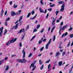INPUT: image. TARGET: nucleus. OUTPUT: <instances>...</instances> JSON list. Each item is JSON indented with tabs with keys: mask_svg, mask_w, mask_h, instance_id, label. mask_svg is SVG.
I'll list each match as a JSON object with an SVG mask.
<instances>
[{
	"mask_svg": "<svg viewBox=\"0 0 73 73\" xmlns=\"http://www.w3.org/2000/svg\"><path fill=\"white\" fill-rule=\"evenodd\" d=\"M17 38H13L11 40L9 41L7 43L6 45H10L11 43H13V42H15L16 40H17Z\"/></svg>",
	"mask_w": 73,
	"mask_h": 73,
	"instance_id": "1",
	"label": "nucleus"
},
{
	"mask_svg": "<svg viewBox=\"0 0 73 73\" xmlns=\"http://www.w3.org/2000/svg\"><path fill=\"white\" fill-rule=\"evenodd\" d=\"M17 61L18 62H21L22 63H25L26 62H27V60H26V59H23L22 60L18 59L17 60Z\"/></svg>",
	"mask_w": 73,
	"mask_h": 73,
	"instance_id": "2",
	"label": "nucleus"
},
{
	"mask_svg": "<svg viewBox=\"0 0 73 73\" xmlns=\"http://www.w3.org/2000/svg\"><path fill=\"white\" fill-rule=\"evenodd\" d=\"M52 41V39H50L49 40V41L47 43V44L46 45V49H48V46L49 45V44H50L51 42V41Z\"/></svg>",
	"mask_w": 73,
	"mask_h": 73,
	"instance_id": "3",
	"label": "nucleus"
},
{
	"mask_svg": "<svg viewBox=\"0 0 73 73\" xmlns=\"http://www.w3.org/2000/svg\"><path fill=\"white\" fill-rule=\"evenodd\" d=\"M32 66L33 68L32 70V71H33V70H34L36 68V66H35V64H33V63H32L31 64V65L30 67V69H31V67H32Z\"/></svg>",
	"mask_w": 73,
	"mask_h": 73,
	"instance_id": "4",
	"label": "nucleus"
},
{
	"mask_svg": "<svg viewBox=\"0 0 73 73\" xmlns=\"http://www.w3.org/2000/svg\"><path fill=\"white\" fill-rule=\"evenodd\" d=\"M22 53L23 54V58H24L25 57V53L26 52L25 51V49H23L22 51Z\"/></svg>",
	"mask_w": 73,
	"mask_h": 73,
	"instance_id": "5",
	"label": "nucleus"
},
{
	"mask_svg": "<svg viewBox=\"0 0 73 73\" xmlns=\"http://www.w3.org/2000/svg\"><path fill=\"white\" fill-rule=\"evenodd\" d=\"M64 7H65V4H63L61 6V9H60V12L64 11Z\"/></svg>",
	"mask_w": 73,
	"mask_h": 73,
	"instance_id": "6",
	"label": "nucleus"
},
{
	"mask_svg": "<svg viewBox=\"0 0 73 73\" xmlns=\"http://www.w3.org/2000/svg\"><path fill=\"white\" fill-rule=\"evenodd\" d=\"M53 21L52 22V25H53V26H54L55 25V21H56V19H54V18H53Z\"/></svg>",
	"mask_w": 73,
	"mask_h": 73,
	"instance_id": "7",
	"label": "nucleus"
},
{
	"mask_svg": "<svg viewBox=\"0 0 73 73\" xmlns=\"http://www.w3.org/2000/svg\"><path fill=\"white\" fill-rule=\"evenodd\" d=\"M39 10L40 13H44V10L41 9V7L39 8Z\"/></svg>",
	"mask_w": 73,
	"mask_h": 73,
	"instance_id": "8",
	"label": "nucleus"
},
{
	"mask_svg": "<svg viewBox=\"0 0 73 73\" xmlns=\"http://www.w3.org/2000/svg\"><path fill=\"white\" fill-rule=\"evenodd\" d=\"M62 25H60V30L59 31V34L60 35H61V31L62 30Z\"/></svg>",
	"mask_w": 73,
	"mask_h": 73,
	"instance_id": "9",
	"label": "nucleus"
},
{
	"mask_svg": "<svg viewBox=\"0 0 73 73\" xmlns=\"http://www.w3.org/2000/svg\"><path fill=\"white\" fill-rule=\"evenodd\" d=\"M59 55H60V52H57L56 53L55 57H58Z\"/></svg>",
	"mask_w": 73,
	"mask_h": 73,
	"instance_id": "10",
	"label": "nucleus"
},
{
	"mask_svg": "<svg viewBox=\"0 0 73 73\" xmlns=\"http://www.w3.org/2000/svg\"><path fill=\"white\" fill-rule=\"evenodd\" d=\"M15 12L13 11H12L11 12V16H15Z\"/></svg>",
	"mask_w": 73,
	"mask_h": 73,
	"instance_id": "11",
	"label": "nucleus"
},
{
	"mask_svg": "<svg viewBox=\"0 0 73 73\" xmlns=\"http://www.w3.org/2000/svg\"><path fill=\"white\" fill-rule=\"evenodd\" d=\"M58 64L59 66H61V65H62V62L61 61H60L58 62Z\"/></svg>",
	"mask_w": 73,
	"mask_h": 73,
	"instance_id": "12",
	"label": "nucleus"
},
{
	"mask_svg": "<svg viewBox=\"0 0 73 73\" xmlns=\"http://www.w3.org/2000/svg\"><path fill=\"white\" fill-rule=\"evenodd\" d=\"M67 25H66L65 26H64L63 28H62V30H63L64 29H65V28H66V27H67Z\"/></svg>",
	"mask_w": 73,
	"mask_h": 73,
	"instance_id": "13",
	"label": "nucleus"
},
{
	"mask_svg": "<svg viewBox=\"0 0 73 73\" xmlns=\"http://www.w3.org/2000/svg\"><path fill=\"white\" fill-rule=\"evenodd\" d=\"M19 25V24L17 23L15 25V26L14 27V28L15 29H17V27H18V25Z\"/></svg>",
	"mask_w": 73,
	"mask_h": 73,
	"instance_id": "14",
	"label": "nucleus"
},
{
	"mask_svg": "<svg viewBox=\"0 0 73 73\" xmlns=\"http://www.w3.org/2000/svg\"><path fill=\"white\" fill-rule=\"evenodd\" d=\"M22 19H23V16H21L19 18V21L20 22V21H21V20Z\"/></svg>",
	"mask_w": 73,
	"mask_h": 73,
	"instance_id": "15",
	"label": "nucleus"
},
{
	"mask_svg": "<svg viewBox=\"0 0 73 73\" xmlns=\"http://www.w3.org/2000/svg\"><path fill=\"white\" fill-rule=\"evenodd\" d=\"M31 13H29L27 15V18H29V17L30 16H31Z\"/></svg>",
	"mask_w": 73,
	"mask_h": 73,
	"instance_id": "16",
	"label": "nucleus"
},
{
	"mask_svg": "<svg viewBox=\"0 0 73 73\" xmlns=\"http://www.w3.org/2000/svg\"><path fill=\"white\" fill-rule=\"evenodd\" d=\"M63 3H64V1H59L58 2V4H62Z\"/></svg>",
	"mask_w": 73,
	"mask_h": 73,
	"instance_id": "17",
	"label": "nucleus"
},
{
	"mask_svg": "<svg viewBox=\"0 0 73 73\" xmlns=\"http://www.w3.org/2000/svg\"><path fill=\"white\" fill-rule=\"evenodd\" d=\"M36 16H37V14H36V15L34 17L32 18H31V20H34V19H35V18H36Z\"/></svg>",
	"mask_w": 73,
	"mask_h": 73,
	"instance_id": "18",
	"label": "nucleus"
},
{
	"mask_svg": "<svg viewBox=\"0 0 73 73\" xmlns=\"http://www.w3.org/2000/svg\"><path fill=\"white\" fill-rule=\"evenodd\" d=\"M7 33V30H5L4 31L3 34L4 35H5L6 34V33Z\"/></svg>",
	"mask_w": 73,
	"mask_h": 73,
	"instance_id": "19",
	"label": "nucleus"
},
{
	"mask_svg": "<svg viewBox=\"0 0 73 73\" xmlns=\"http://www.w3.org/2000/svg\"><path fill=\"white\" fill-rule=\"evenodd\" d=\"M14 8H16L17 7V5H15V4L14 3V5L13 6Z\"/></svg>",
	"mask_w": 73,
	"mask_h": 73,
	"instance_id": "20",
	"label": "nucleus"
},
{
	"mask_svg": "<svg viewBox=\"0 0 73 73\" xmlns=\"http://www.w3.org/2000/svg\"><path fill=\"white\" fill-rule=\"evenodd\" d=\"M32 56V53H30L28 56V57H31Z\"/></svg>",
	"mask_w": 73,
	"mask_h": 73,
	"instance_id": "21",
	"label": "nucleus"
},
{
	"mask_svg": "<svg viewBox=\"0 0 73 73\" xmlns=\"http://www.w3.org/2000/svg\"><path fill=\"white\" fill-rule=\"evenodd\" d=\"M9 69V66H6V69H5V70H8Z\"/></svg>",
	"mask_w": 73,
	"mask_h": 73,
	"instance_id": "22",
	"label": "nucleus"
},
{
	"mask_svg": "<svg viewBox=\"0 0 73 73\" xmlns=\"http://www.w3.org/2000/svg\"><path fill=\"white\" fill-rule=\"evenodd\" d=\"M5 25L6 26H7L8 25V22L7 21H5Z\"/></svg>",
	"mask_w": 73,
	"mask_h": 73,
	"instance_id": "23",
	"label": "nucleus"
},
{
	"mask_svg": "<svg viewBox=\"0 0 73 73\" xmlns=\"http://www.w3.org/2000/svg\"><path fill=\"white\" fill-rule=\"evenodd\" d=\"M36 37V35H35L34 36L31 38V41H32L33 39L35 38Z\"/></svg>",
	"mask_w": 73,
	"mask_h": 73,
	"instance_id": "24",
	"label": "nucleus"
},
{
	"mask_svg": "<svg viewBox=\"0 0 73 73\" xmlns=\"http://www.w3.org/2000/svg\"><path fill=\"white\" fill-rule=\"evenodd\" d=\"M59 13V11H56V12L55 13L56 14V16H57L58 13Z\"/></svg>",
	"mask_w": 73,
	"mask_h": 73,
	"instance_id": "25",
	"label": "nucleus"
},
{
	"mask_svg": "<svg viewBox=\"0 0 73 73\" xmlns=\"http://www.w3.org/2000/svg\"><path fill=\"white\" fill-rule=\"evenodd\" d=\"M50 67H51V65H50V64H49L48 66V69H49V68H50Z\"/></svg>",
	"mask_w": 73,
	"mask_h": 73,
	"instance_id": "26",
	"label": "nucleus"
},
{
	"mask_svg": "<svg viewBox=\"0 0 73 73\" xmlns=\"http://www.w3.org/2000/svg\"><path fill=\"white\" fill-rule=\"evenodd\" d=\"M37 29H35L33 31V33H35V32H37Z\"/></svg>",
	"mask_w": 73,
	"mask_h": 73,
	"instance_id": "27",
	"label": "nucleus"
},
{
	"mask_svg": "<svg viewBox=\"0 0 73 73\" xmlns=\"http://www.w3.org/2000/svg\"><path fill=\"white\" fill-rule=\"evenodd\" d=\"M40 27V25H37V26L36 27L37 29H38Z\"/></svg>",
	"mask_w": 73,
	"mask_h": 73,
	"instance_id": "28",
	"label": "nucleus"
},
{
	"mask_svg": "<svg viewBox=\"0 0 73 73\" xmlns=\"http://www.w3.org/2000/svg\"><path fill=\"white\" fill-rule=\"evenodd\" d=\"M44 68V65H42V66L40 68V70H42Z\"/></svg>",
	"mask_w": 73,
	"mask_h": 73,
	"instance_id": "29",
	"label": "nucleus"
},
{
	"mask_svg": "<svg viewBox=\"0 0 73 73\" xmlns=\"http://www.w3.org/2000/svg\"><path fill=\"white\" fill-rule=\"evenodd\" d=\"M55 6V4H53L52 5H50V7H54Z\"/></svg>",
	"mask_w": 73,
	"mask_h": 73,
	"instance_id": "30",
	"label": "nucleus"
},
{
	"mask_svg": "<svg viewBox=\"0 0 73 73\" xmlns=\"http://www.w3.org/2000/svg\"><path fill=\"white\" fill-rule=\"evenodd\" d=\"M22 29H21L20 30V31L18 33V34H19V33H22Z\"/></svg>",
	"mask_w": 73,
	"mask_h": 73,
	"instance_id": "31",
	"label": "nucleus"
},
{
	"mask_svg": "<svg viewBox=\"0 0 73 73\" xmlns=\"http://www.w3.org/2000/svg\"><path fill=\"white\" fill-rule=\"evenodd\" d=\"M69 36L71 37V38H72L73 37V34H71L69 35Z\"/></svg>",
	"mask_w": 73,
	"mask_h": 73,
	"instance_id": "32",
	"label": "nucleus"
},
{
	"mask_svg": "<svg viewBox=\"0 0 73 73\" xmlns=\"http://www.w3.org/2000/svg\"><path fill=\"white\" fill-rule=\"evenodd\" d=\"M9 20H10V18L9 17L7 18L5 20V21H9Z\"/></svg>",
	"mask_w": 73,
	"mask_h": 73,
	"instance_id": "33",
	"label": "nucleus"
},
{
	"mask_svg": "<svg viewBox=\"0 0 73 73\" xmlns=\"http://www.w3.org/2000/svg\"><path fill=\"white\" fill-rule=\"evenodd\" d=\"M64 36H66L68 35V33L66 32L64 34Z\"/></svg>",
	"mask_w": 73,
	"mask_h": 73,
	"instance_id": "34",
	"label": "nucleus"
},
{
	"mask_svg": "<svg viewBox=\"0 0 73 73\" xmlns=\"http://www.w3.org/2000/svg\"><path fill=\"white\" fill-rule=\"evenodd\" d=\"M55 39H56V36L55 35H54L53 37V41H54V40H55Z\"/></svg>",
	"mask_w": 73,
	"mask_h": 73,
	"instance_id": "35",
	"label": "nucleus"
},
{
	"mask_svg": "<svg viewBox=\"0 0 73 73\" xmlns=\"http://www.w3.org/2000/svg\"><path fill=\"white\" fill-rule=\"evenodd\" d=\"M50 60H49L47 61L46 62V63H49V62H50Z\"/></svg>",
	"mask_w": 73,
	"mask_h": 73,
	"instance_id": "36",
	"label": "nucleus"
},
{
	"mask_svg": "<svg viewBox=\"0 0 73 73\" xmlns=\"http://www.w3.org/2000/svg\"><path fill=\"white\" fill-rule=\"evenodd\" d=\"M65 54V52L64 51L63 52L62 54V56H64V55Z\"/></svg>",
	"mask_w": 73,
	"mask_h": 73,
	"instance_id": "37",
	"label": "nucleus"
},
{
	"mask_svg": "<svg viewBox=\"0 0 73 73\" xmlns=\"http://www.w3.org/2000/svg\"><path fill=\"white\" fill-rule=\"evenodd\" d=\"M41 4H42L43 5L44 4V3L42 2V1L41 0L40 1Z\"/></svg>",
	"mask_w": 73,
	"mask_h": 73,
	"instance_id": "38",
	"label": "nucleus"
},
{
	"mask_svg": "<svg viewBox=\"0 0 73 73\" xmlns=\"http://www.w3.org/2000/svg\"><path fill=\"white\" fill-rule=\"evenodd\" d=\"M42 42V41H41V40H39L38 42L39 44H41Z\"/></svg>",
	"mask_w": 73,
	"mask_h": 73,
	"instance_id": "39",
	"label": "nucleus"
},
{
	"mask_svg": "<svg viewBox=\"0 0 73 73\" xmlns=\"http://www.w3.org/2000/svg\"><path fill=\"white\" fill-rule=\"evenodd\" d=\"M44 49V47H42L40 49V51H42V50H43V49Z\"/></svg>",
	"mask_w": 73,
	"mask_h": 73,
	"instance_id": "40",
	"label": "nucleus"
},
{
	"mask_svg": "<svg viewBox=\"0 0 73 73\" xmlns=\"http://www.w3.org/2000/svg\"><path fill=\"white\" fill-rule=\"evenodd\" d=\"M16 55L15 54L13 55L12 56L11 58H12V57H16Z\"/></svg>",
	"mask_w": 73,
	"mask_h": 73,
	"instance_id": "41",
	"label": "nucleus"
},
{
	"mask_svg": "<svg viewBox=\"0 0 73 73\" xmlns=\"http://www.w3.org/2000/svg\"><path fill=\"white\" fill-rule=\"evenodd\" d=\"M46 41V39L44 38L43 39V42H45V41Z\"/></svg>",
	"mask_w": 73,
	"mask_h": 73,
	"instance_id": "42",
	"label": "nucleus"
},
{
	"mask_svg": "<svg viewBox=\"0 0 73 73\" xmlns=\"http://www.w3.org/2000/svg\"><path fill=\"white\" fill-rule=\"evenodd\" d=\"M31 13L32 14V15H33L34 13H35V11H33L31 12Z\"/></svg>",
	"mask_w": 73,
	"mask_h": 73,
	"instance_id": "43",
	"label": "nucleus"
},
{
	"mask_svg": "<svg viewBox=\"0 0 73 73\" xmlns=\"http://www.w3.org/2000/svg\"><path fill=\"white\" fill-rule=\"evenodd\" d=\"M49 16V13H48L46 17V19H48V16Z\"/></svg>",
	"mask_w": 73,
	"mask_h": 73,
	"instance_id": "44",
	"label": "nucleus"
},
{
	"mask_svg": "<svg viewBox=\"0 0 73 73\" xmlns=\"http://www.w3.org/2000/svg\"><path fill=\"white\" fill-rule=\"evenodd\" d=\"M19 46H20V47H21V46H22V44L21 42L19 44Z\"/></svg>",
	"mask_w": 73,
	"mask_h": 73,
	"instance_id": "45",
	"label": "nucleus"
},
{
	"mask_svg": "<svg viewBox=\"0 0 73 73\" xmlns=\"http://www.w3.org/2000/svg\"><path fill=\"white\" fill-rule=\"evenodd\" d=\"M44 29L40 31V33H42V32H44Z\"/></svg>",
	"mask_w": 73,
	"mask_h": 73,
	"instance_id": "46",
	"label": "nucleus"
},
{
	"mask_svg": "<svg viewBox=\"0 0 73 73\" xmlns=\"http://www.w3.org/2000/svg\"><path fill=\"white\" fill-rule=\"evenodd\" d=\"M72 28L71 27L69 29V31H72Z\"/></svg>",
	"mask_w": 73,
	"mask_h": 73,
	"instance_id": "47",
	"label": "nucleus"
},
{
	"mask_svg": "<svg viewBox=\"0 0 73 73\" xmlns=\"http://www.w3.org/2000/svg\"><path fill=\"white\" fill-rule=\"evenodd\" d=\"M2 31H1V32L0 33V37L2 36V35H1V34H2Z\"/></svg>",
	"mask_w": 73,
	"mask_h": 73,
	"instance_id": "48",
	"label": "nucleus"
},
{
	"mask_svg": "<svg viewBox=\"0 0 73 73\" xmlns=\"http://www.w3.org/2000/svg\"><path fill=\"white\" fill-rule=\"evenodd\" d=\"M63 22H62L60 24V25H63Z\"/></svg>",
	"mask_w": 73,
	"mask_h": 73,
	"instance_id": "49",
	"label": "nucleus"
},
{
	"mask_svg": "<svg viewBox=\"0 0 73 73\" xmlns=\"http://www.w3.org/2000/svg\"><path fill=\"white\" fill-rule=\"evenodd\" d=\"M39 64H42V62L40 60H39Z\"/></svg>",
	"mask_w": 73,
	"mask_h": 73,
	"instance_id": "50",
	"label": "nucleus"
},
{
	"mask_svg": "<svg viewBox=\"0 0 73 73\" xmlns=\"http://www.w3.org/2000/svg\"><path fill=\"white\" fill-rule=\"evenodd\" d=\"M69 45H70V42H69V43L67 44V47H69Z\"/></svg>",
	"mask_w": 73,
	"mask_h": 73,
	"instance_id": "51",
	"label": "nucleus"
},
{
	"mask_svg": "<svg viewBox=\"0 0 73 73\" xmlns=\"http://www.w3.org/2000/svg\"><path fill=\"white\" fill-rule=\"evenodd\" d=\"M52 8H50V9H48V11H52Z\"/></svg>",
	"mask_w": 73,
	"mask_h": 73,
	"instance_id": "52",
	"label": "nucleus"
},
{
	"mask_svg": "<svg viewBox=\"0 0 73 73\" xmlns=\"http://www.w3.org/2000/svg\"><path fill=\"white\" fill-rule=\"evenodd\" d=\"M22 30V31L23 32V33H25V30H24V29H23Z\"/></svg>",
	"mask_w": 73,
	"mask_h": 73,
	"instance_id": "53",
	"label": "nucleus"
},
{
	"mask_svg": "<svg viewBox=\"0 0 73 73\" xmlns=\"http://www.w3.org/2000/svg\"><path fill=\"white\" fill-rule=\"evenodd\" d=\"M4 13V10H3V9H2L1 11V13Z\"/></svg>",
	"mask_w": 73,
	"mask_h": 73,
	"instance_id": "54",
	"label": "nucleus"
},
{
	"mask_svg": "<svg viewBox=\"0 0 73 73\" xmlns=\"http://www.w3.org/2000/svg\"><path fill=\"white\" fill-rule=\"evenodd\" d=\"M7 11H6L5 12V15H7Z\"/></svg>",
	"mask_w": 73,
	"mask_h": 73,
	"instance_id": "55",
	"label": "nucleus"
},
{
	"mask_svg": "<svg viewBox=\"0 0 73 73\" xmlns=\"http://www.w3.org/2000/svg\"><path fill=\"white\" fill-rule=\"evenodd\" d=\"M18 14H19L18 13H15V15H18Z\"/></svg>",
	"mask_w": 73,
	"mask_h": 73,
	"instance_id": "56",
	"label": "nucleus"
},
{
	"mask_svg": "<svg viewBox=\"0 0 73 73\" xmlns=\"http://www.w3.org/2000/svg\"><path fill=\"white\" fill-rule=\"evenodd\" d=\"M10 5H12V1H11L10 2Z\"/></svg>",
	"mask_w": 73,
	"mask_h": 73,
	"instance_id": "57",
	"label": "nucleus"
},
{
	"mask_svg": "<svg viewBox=\"0 0 73 73\" xmlns=\"http://www.w3.org/2000/svg\"><path fill=\"white\" fill-rule=\"evenodd\" d=\"M29 25H28L27 27V29H28L29 28Z\"/></svg>",
	"mask_w": 73,
	"mask_h": 73,
	"instance_id": "58",
	"label": "nucleus"
},
{
	"mask_svg": "<svg viewBox=\"0 0 73 73\" xmlns=\"http://www.w3.org/2000/svg\"><path fill=\"white\" fill-rule=\"evenodd\" d=\"M50 27H49L48 29V31H50Z\"/></svg>",
	"mask_w": 73,
	"mask_h": 73,
	"instance_id": "59",
	"label": "nucleus"
},
{
	"mask_svg": "<svg viewBox=\"0 0 73 73\" xmlns=\"http://www.w3.org/2000/svg\"><path fill=\"white\" fill-rule=\"evenodd\" d=\"M41 55H42V54H40L38 55V57H40V56H41Z\"/></svg>",
	"mask_w": 73,
	"mask_h": 73,
	"instance_id": "60",
	"label": "nucleus"
},
{
	"mask_svg": "<svg viewBox=\"0 0 73 73\" xmlns=\"http://www.w3.org/2000/svg\"><path fill=\"white\" fill-rule=\"evenodd\" d=\"M7 59H8V57H6L5 59V60H7Z\"/></svg>",
	"mask_w": 73,
	"mask_h": 73,
	"instance_id": "61",
	"label": "nucleus"
},
{
	"mask_svg": "<svg viewBox=\"0 0 73 73\" xmlns=\"http://www.w3.org/2000/svg\"><path fill=\"white\" fill-rule=\"evenodd\" d=\"M60 22V20L58 19L57 20L56 23H59Z\"/></svg>",
	"mask_w": 73,
	"mask_h": 73,
	"instance_id": "62",
	"label": "nucleus"
},
{
	"mask_svg": "<svg viewBox=\"0 0 73 73\" xmlns=\"http://www.w3.org/2000/svg\"><path fill=\"white\" fill-rule=\"evenodd\" d=\"M46 11H47L46 9L45 10L44 12V13H46Z\"/></svg>",
	"mask_w": 73,
	"mask_h": 73,
	"instance_id": "63",
	"label": "nucleus"
},
{
	"mask_svg": "<svg viewBox=\"0 0 73 73\" xmlns=\"http://www.w3.org/2000/svg\"><path fill=\"white\" fill-rule=\"evenodd\" d=\"M72 14L73 15V11L71 12L70 13V15H72Z\"/></svg>",
	"mask_w": 73,
	"mask_h": 73,
	"instance_id": "64",
	"label": "nucleus"
}]
</instances>
